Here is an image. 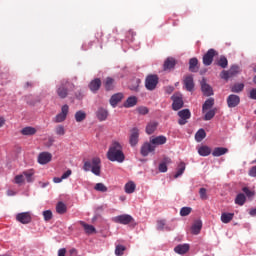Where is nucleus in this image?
I'll return each mask as SVG.
<instances>
[{"instance_id": "obj_1", "label": "nucleus", "mask_w": 256, "mask_h": 256, "mask_svg": "<svg viewBox=\"0 0 256 256\" xmlns=\"http://www.w3.org/2000/svg\"><path fill=\"white\" fill-rule=\"evenodd\" d=\"M107 159L109 161L117 163H123L125 161V154H123V147L119 142H113L107 152Z\"/></svg>"}, {"instance_id": "obj_2", "label": "nucleus", "mask_w": 256, "mask_h": 256, "mask_svg": "<svg viewBox=\"0 0 256 256\" xmlns=\"http://www.w3.org/2000/svg\"><path fill=\"white\" fill-rule=\"evenodd\" d=\"M75 89V84L71 83L67 79L60 81V84L56 86V95L59 99H67L69 97V91Z\"/></svg>"}, {"instance_id": "obj_3", "label": "nucleus", "mask_w": 256, "mask_h": 256, "mask_svg": "<svg viewBox=\"0 0 256 256\" xmlns=\"http://www.w3.org/2000/svg\"><path fill=\"white\" fill-rule=\"evenodd\" d=\"M83 170L86 172L91 171V173L99 177L101 175V158L94 157L91 161H85Z\"/></svg>"}, {"instance_id": "obj_4", "label": "nucleus", "mask_w": 256, "mask_h": 256, "mask_svg": "<svg viewBox=\"0 0 256 256\" xmlns=\"http://www.w3.org/2000/svg\"><path fill=\"white\" fill-rule=\"evenodd\" d=\"M241 73V69L237 65H232L229 70H223L220 73L221 79H224L225 81H229V79L236 77V75H239Z\"/></svg>"}, {"instance_id": "obj_5", "label": "nucleus", "mask_w": 256, "mask_h": 256, "mask_svg": "<svg viewBox=\"0 0 256 256\" xmlns=\"http://www.w3.org/2000/svg\"><path fill=\"white\" fill-rule=\"evenodd\" d=\"M159 84V76L155 74H150L145 79V87L148 91H155L157 85Z\"/></svg>"}, {"instance_id": "obj_6", "label": "nucleus", "mask_w": 256, "mask_h": 256, "mask_svg": "<svg viewBox=\"0 0 256 256\" xmlns=\"http://www.w3.org/2000/svg\"><path fill=\"white\" fill-rule=\"evenodd\" d=\"M112 221L114 223H119L120 225H129V223H135V219L133 218V216L129 214H122V215L115 216L112 219Z\"/></svg>"}, {"instance_id": "obj_7", "label": "nucleus", "mask_w": 256, "mask_h": 256, "mask_svg": "<svg viewBox=\"0 0 256 256\" xmlns=\"http://www.w3.org/2000/svg\"><path fill=\"white\" fill-rule=\"evenodd\" d=\"M172 103V109L173 111H179V109H182L184 102H183V94L181 93H175L173 96H171Z\"/></svg>"}, {"instance_id": "obj_8", "label": "nucleus", "mask_w": 256, "mask_h": 256, "mask_svg": "<svg viewBox=\"0 0 256 256\" xmlns=\"http://www.w3.org/2000/svg\"><path fill=\"white\" fill-rule=\"evenodd\" d=\"M67 115H69V105L65 104L62 106L61 112L55 116L54 123H63L67 119Z\"/></svg>"}, {"instance_id": "obj_9", "label": "nucleus", "mask_w": 256, "mask_h": 256, "mask_svg": "<svg viewBox=\"0 0 256 256\" xmlns=\"http://www.w3.org/2000/svg\"><path fill=\"white\" fill-rule=\"evenodd\" d=\"M215 55H218L215 49H209L203 56V65H205V67H209V65L213 63Z\"/></svg>"}, {"instance_id": "obj_10", "label": "nucleus", "mask_w": 256, "mask_h": 256, "mask_svg": "<svg viewBox=\"0 0 256 256\" xmlns=\"http://www.w3.org/2000/svg\"><path fill=\"white\" fill-rule=\"evenodd\" d=\"M178 120L179 125H187V119H191V111L189 109H183L178 112Z\"/></svg>"}, {"instance_id": "obj_11", "label": "nucleus", "mask_w": 256, "mask_h": 256, "mask_svg": "<svg viewBox=\"0 0 256 256\" xmlns=\"http://www.w3.org/2000/svg\"><path fill=\"white\" fill-rule=\"evenodd\" d=\"M183 85H184V89H186V91H189L191 93L193 89H195V82L193 80V75L185 76L183 79Z\"/></svg>"}, {"instance_id": "obj_12", "label": "nucleus", "mask_w": 256, "mask_h": 256, "mask_svg": "<svg viewBox=\"0 0 256 256\" xmlns=\"http://www.w3.org/2000/svg\"><path fill=\"white\" fill-rule=\"evenodd\" d=\"M129 143H130L131 147H135L137 145V143H139V129L138 128H132L130 130Z\"/></svg>"}, {"instance_id": "obj_13", "label": "nucleus", "mask_w": 256, "mask_h": 256, "mask_svg": "<svg viewBox=\"0 0 256 256\" xmlns=\"http://www.w3.org/2000/svg\"><path fill=\"white\" fill-rule=\"evenodd\" d=\"M154 152H155V146H153L151 142L144 143L140 150L142 157H147L149 153H154Z\"/></svg>"}, {"instance_id": "obj_14", "label": "nucleus", "mask_w": 256, "mask_h": 256, "mask_svg": "<svg viewBox=\"0 0 256 256\" xmlns=\"http://www.w3.org/2000/svg\"><path fill=\"white\" fill-rule=\"evenodd\" d=\"M241 103V98L235 94H230L227 98V105L230 109L237 107Z\"/></svg>"}, {"instance_id": "obj_15", "label": "nucleus", "mask_w": 256, "mask_h": 256, "mask_svg": "<svg viewBox=\"0 0 256 256\" xmlns=\"http://www.w3.org/2000/svg\"><path fill=\"white\" fill-rule=\"evenodd\" d=\"M51 159H53V155L49 152H41L38 155V163L40 165H47V163H50Z\"/></svg>"}, {"instance_id": "obj_16", "label": "nucleus", "mask_w": 256, "mask_h": 256, "mask_svg": "<svg viewBox=\"0 0 256 256\" xmlns=\"http://www.w3.org/2000/svg\"><path fill=\"white\" fill-rule=\"evenodd\" d=\"M16 220L23 225H27L31 221V214L29 212L19 213L16 215Z\"/></svg>"}, {"instance_id": "obj_17", "label": "nucleus", "mask_w": 256, "mask_h": 256, "mask_svg": "<svg viewBox=\"0 0 256 256\" xmlns=\"http://www.w3.org/2000/svg\"><path fill=\"white\" fill-rule=\"evenodd\" d=\"M150 143L157 148L159 145H165L167 143V137L160 135L150 139Z\"/></svg>"}, {"instance_id": "obj_18", "label": "nucleus", "mask_w": 256, "mask_h": 256, "mask_svg": "<svg viewBox=\"0 0 256 256\" xmlns=\"http://www.w3.org/2000/svg\"><path fill=\"white\" fill-rule=\"evenodd\" d=\"M88 87L92 93H97L101 89V79L95 78L89 83Z\"/></svg>"}, {"instance_id": "obj_19", "label": "nucleus", "mask_w": 256, "mask_h": 256, "mask_svg": "<svg viewBox=\"0 0 256 256\" xmlns=\"http://www.w3.org/2000/svg\"><path fill=\"white\" fill-rule=\"evenodd\" d=\"M96 117L98 121H107V117H109V112L105 108H98L96 111Z\"/></svg>"}, {"instance_id": "obj_20", "label": "nucleus", "mask_w": 256, "mask_h": 256, "mask_svg": "<svg viewBox=\"0 0 256 256\" xmlns=\"http://www.w3.org/2000/svg\"><path fill=\"white\" fill-rule=\"evenodd\" d=\"M201 89L206 97H211V95H213V88H211V86L205 82V79H203L201 82Z\"/></svg>"}, {"instance_id": "obj_21", "label": "nucleus", "mask_w": 256, "mask_h": 256, "mask_svg": "<svg viewBox=\"0 0 256 256\" xmlns=\"http://www.w3.org/2000/svg\"><path fill=\"white\" fill-rule=\"evenodd\" d=\"M201 229H203V222H201V220H196L191 227L192 235H199Z\"/></svg>"}, {"instance_id": "obj_22", "label": "nucleus", "mask_w": 256, "mask_h": 256, "mask_svg": "<svg viewBox=\"0 0 256 256\" xmlns=\"http://www.w3.org/2000/svg\"><path fill=\"white\" fill-rule=\"evenodd\" d=\"M175 65H177V61H175V58H167L164 62V71H171V69H175Z\"/></svg>"}, {"instance_id": "obj_23", "label": "nucleus", "mask_w": 256, "mask_h": 256, "mask_svg": "<svg viewBox=\"0 0 256 256\" xmlns=\"http://www.w3.org/2000/svg\"><path fill=\"white\" fill-rule=\"evenodd\" d=\"M80 225L83 227L86 235H93V233H97V229H95V226L91 224L80 221Z\"/></svg>"}, {"instance_id": "obj_24", "label": "nucleus", "mask_w": 256, "mask_h": 256, "mask_svg": "<svg viewBox=\"0 0 256 256\" xmlns=\"http://www.w3.org/2000/svg\"><path fill=\"white\" fill-rule=\"evenodd\" d=\"M189 71L191 73H197L199 71V60L197 58H191L189 60Z\"/></svg>"}, {"instance_id": "obj_25", "label": "nucleus", "mask_w": 256, "mask_h": 256, "mask_svg": "<svg viewBox=\"0 0 256 256\" xmlns=\"http://www.w3.org/2000/svg\"><path fill=\"white\" fill-rule=\"evenodd\" d=\"M174 251L178 255H185L189 251V244H179L174 248Z\"/></svg>"}, {"instance_id": "obj_26", "label": "nucleus", "mask_w": 256, "mask_h": 256, "mask_svg": "<svg viewBox=\"0 0 256 256\" xmlns=\"http://www.w3.org/2000/svg\"><path fill=\"white\" fill-rule=\"evenodd\" d=\"M122 99H123V93L114 94L110 98V105L112 107H117V104L120 103V101H122Z\"/></svg>"}, {"instance_id": "obj_27", "label": "nucleus", "mask_w": 256, "mask_h": 256, "mask_svg": "<svg viewBox=\"0 0 256 256\" xmlns=\"http://www.w3.org/2000/svg\"><path fill=\"white\" fill-rule=\"evenodd\" d=\"M104 88L107 91H113V89H115V79L111 78V77H107L104 80Z\"/></svg>"}, {"instance_id": "obj_28", "label": "nucleus", "mask_w": 256, "mask_h": 256, "mask_svg": "<svg viewBox=\"0 0 256 256\" xmlns=\"http://www.w3.org/2000/svg\"><path fill=\"white\" fill-rule=\"evenodd\" d=\"M135 189H137V185H135V182L129 181L124 186V191L128 195H131V193H135Z\"/></svg>"}, {"instance_id": "obj_29", "label": "nucleus", "mask_w": 256, "mask_h": 256, "mask_svg": "<svg viewBox=\"0 0 256 256\" xmlns=\"http://www.w3.org/2000/svg\"><path fill=\"white\" fill-rule=\"evenodd\" d=\"M235 217V213H227V212H223L221 214V221L222 223H231V221H233V218Z\"/></svg>"}, {"instance_id": "obj_30", "label": "nucleus", "mask_w": 256, "mask_h": 256, "mask_svg": "<svg viewBox=\"0 0 256 256\" xmlns=\"http://www.w3.org/2000/svg\"><path fill=\"white\" fill-rule=\"evenodd\" d=\"M135 105H137V97H135V96L128 97L127 100L124 102V107L126 109L135 107Z\"/></svg>"}, {"instance_id": "obj_31", "label": "nucleus", "mask_w": 256, "mask_h": 256, "mask_svg": "<svg viewBox=\"0 0 256 256\" xmlns=\"http://www.w3.org/2000/svg\"><path fill=\"white\" fill-rule=\"evenodd\" d=\"M226 153H229V149L223 147H216L214 148L212 155L213 157H221V155H225Z\"/></svg>"}, {"instance_id": "obj_32", "label": "nucleus", "mask_w": 256, "mask_h": 256, "mask_svg": "<svg viewBox=\"0 0 256 256\" xmlns=\"http://www.w3.org/2000/svg\"><path fill=\"white\" fill-rule=\"evenodd\" d=\"M20 133H21V135L31 136V135H35V133H37V129H35L34 127H31V126H27V127H24Z\"/></svg>"}, {"instance_id": "obj_33", "label": "nucleus", "mask_w": 256, "mask_h": 256, "mask_svg": "<svg viewBox=\"0 0 256 256\" xmlns=\"http://www.w3.org/2000/svg\"><path fill=\"white\" fill-rule=\"evenodd\" d=\"M213 105H215V99H207L202 106V112L205 113V111H209V109H211Z\"/></svg>"}, {"instance_id": "obj_34", "label": "nucleus", "mask_w": 256, "mask_h": 256, "mask_svg": "<svg viewBox=\"0 0 256 256\" xmlns=\"http://www.w3.org/2000/svg\"><path fill=\"white\" fill-rule=\"evenodd\" d=\"M198 153L201 157H209L211 155V148L209 146H201L198 149Z\"/></svg>"}, {"instance_id": "obj_35", "label": "nucleus", "mask_w": 256, "mask_h": 256, "mask_svg": "<svg viewBox=\"0 0 256 256\" xmlns=\"http://www.w3.org/2000/svg\"><path fill=\"white\" fill-rule=\"evenodd\" d=\"M56 212L59 215H65V213H67V205L63 202H58L56 205Z\"/></svg>"}, {"instance_id": "obj_36", "label": "nucleus", "mask_w": 256, "mask_h": 256, "mask_svg": "<svg viewBox=\"0 0 256 256\" xmlns=\"http://www.w3.org/2000/svg\"><path fill=\"white\" fill-rule=\"evenodd\" d=\"M207 137V133L203 128L199 129L197 133L195 134V139L198 143H201Z\"/></svg>"}, {"instance_id": "obj_37", "label": "nucleus", "mask_w": 256, "mask_h": 256, "mask_svg": "<svg viewBox=\"0 0 256 256\" xmlns=\"http://www.w3.org/2000/svg\"><path fill=\"white\" fill-rule=\"evenodd\" d=\"M24 179H26L27 183H33L34 179L33 176L35 175V171L33 170H26L23 172Z\"/></svg>"}, {"instance_id": "obj_38", "label": "nucleus", "mask_w": 256, "mask_h": 256, "mask_svg": "<svg viewBox=\"0 0 256 256\" xmlns=\"http://www.w3.org/2000/svg\"><path fill=\"white\" fill-rule=\"evenodd\" d=\"M232 93H241L243 89H245V84L243 83H236L230 87Z\"/></svg>"}, {"instance_id": "obj_39", "label": "nucleus", "mask_w": 256, "mask_h": 256, "mask_svg": "<svg viewBox=\"0 0 256 256\" xmlns=\"http://www.w3.org/2000/svg\"><path fill=\"white\" fill-rule=\"evenodd\" d=\"M85 119H87V114L85 112L80 110L75 113V120L77 123H82Z\"/></svg>"}, {"instance_id": "obj_40", "label": "nucleus", "mask_w": 256, "mask_h": 256, "mask_svg": "<svg viewBox=\"0 0 256 256\" xmlns=\"http://www.w3.org/2000/svg\"><path fill=\"white\" fill-rule=\"evenodd\" d=\"M157 122H151L146 126V133L148 135H153L155 131L157 130Z\"/></svg>"}, {"instance_id": "obj_41", "label": "nucleus", "mask_w": 256, "mask_h": 256, "mask_svg": "<svg viewBox=\"0 0 256 256\" xmlns=\"http://www.w3.org/2000/svg\"><path fill=\"white\" fill-rule=\"evenodd\" d=\"M245 201H247V198L245 197V194L240 193L236 196V199H235L236 205L243 206V205H245Z\"/></svg>"}, {"instance_id": "obj_42", "label": "nucleus", "mask_w": 256, "mask_h": 256, "mask_svg": "<svg viewBox=\"0 0 256 256\" xmlns=\"http://www.w3.org/2000/svg\"><path fill=\"white\" fill-rule=\"evenodd\" d=\"M217 65L222 69H227V66L229 65V61L227 60V57L221 56L217 62Z\"/></svg>"}, {"instance_id": "obj_43", "label": "nucleus", "mask_w": 256, "mask_h": 256, "mask_svg": "<svg viewBox=\"0 0 256 256\" xmlns=\"http://www.w3.org/2000/svg\"><path fill=\"white\" fill-rule=\"evenodd\" d=\"M185 173V163L184 162H180L177 168V172L174 175V178L177 179L178 177H181V175Z\"/></svg>"}, {"instance_id": "obj_44", "label": "nucleus", "mask_w": 256, "mask_h": 256, "mask_svg": "<svg viewBox=\"0 0 256 256\" xmlns=\"http://www.w3.org/2000/svg\"><path fill=\"white\" fill-rule=\"evenodd\" d=\"M217 113V108L209 110L205 116H204V121H211L213 117H215V114Z\"/></svg>"}, {"instance_id": "obj_45", "label": "nucleus", "mask_w": 256, "mask_h": 256, "mask_svg": "<svg viewBox=\"0 0 256 256\" xmlns=\"http://www.w3.org/2000/svg\"><path fill=\"white\" fill-rule=\"evenodd\" d=\"M95 191H99L100 193H107L108 188L103 183H97L94 187Z\"/></svg>"}, {"instance_id": "obj_46", "label": "nucleus", "mask_w": 256, "mask_h": 256, "mask_svg": "<svg viewBox=\"0 0 256 256\" xmlns=\"http://www.w3.org/2000/svg\"><path fill=\"white\" fill-rule=\"evenodd\" d=\"M14 183H16V185H23V183H25V176H24L23 172H22V174L15 176Z\"/></svg>"}, {"instance_id": "obj_47", "label": "nucleus", "mask_w": 256, "mask_h": 256, "mask_svg": "<svg viewBox=\"0 0 256 256\" xmlns=\"http://www.w3.org/2000/svg\"><path fill=\"white\" fill-rule=\"evenodd\" d=\"M165 161L166 162H162L159 164L158 169H159L160 173H167V163H169V161H171V159L166 158Z\"/></svg>"}, {"instance_id": "obj_48", "label": "nucleus", "mask_w": 256, "mask_h": 256, "mask_svg": "<svg viewBox=\"0 0 256 256\" xmlns=\"http://www.w3.org/2000/svg\"><path fill=\"white\" fill-rule=\"evenodd\" d=\"M127 248L123 245H117L116 248H115V255L116 256H122L123 253H125V250Z\"/></svg>"}, {"instance_id": "obj_49", "label": "nucleus", "mask_w": 256, "mask_h": 256, "mask_svg": "<svg viewBox=\"0 0 256 256\" xmlns=\"http://www.w3.org/2000/svg\"><path fill=\"white\" fill-rule=\"evenodd\" d=\"M192 211L191 207H182L180 210L181 217H187V215H190Z\"/></svg>"}, {"instance_id": "obj_50", "label": "nucleus", "mask_w": 256, "mask_h": 256, "mask_svg": "<svg viewBox=\"0 0 256 256\" xmlns=\"http://www.w3.org/2000/svg\"><path fill=\"white\" fill-rule=\"evenodd\" d=\"M56 135L63 136L65 135V127L63 125H58L55 128Z\"/></svg>"}, {"instance_id": "obj_51", "label": "nucleus", "mask_w": 256, "mask_h": 256, "mask_svg": "<svg viewBox=\"0 0 256 256\" xmlns=\"http://www.w3.org/2000/svg\"><path fill=\"white\" fill-rule=\"evenodd\" d=\"M135 35H137L133 30H130L126 34L127 41H130V43H133L135 41Z\"/></svg>"}, {"instance_id": "obj_52", "label": "nucleus", "mask_w": 256, "mask_h": 256, "mask_svg": "<svg viewBox=\"0 0 256 256\" xmlns=\"http://www.w3.org/2000/svg\"><path fill=\"white\" fill-rule=\"evenodd\" d=\"M43 217L44 220L51 221V219H53V212H51V210H46L43 212Z\"/></svg>"}, {"instance_id": "obj_53", "label": "nucleus", "mask_w": 256, "mask_h": 256, "mask_svg": "<svg viewBox=\"0 0 256 256\" xmlns=\"http://www.w3.org/2000/svg\"><path fill=\"white\" fill-rule=\"evenodd\" d=\"M137 112L139 113V115H147V113H149V108L145 106H140L137 108Z\"/></svg>"}, {"instance_id": "obj_54", "label": "nucleus", "mask_w": 256, "mask_h": 256, "mask_svg": "<svg viewBox=\"0 0 256 256\" xmlns=\"http://www.w3.org/2000/svg\"><path fill=\"white\" fill-rule=\"evenodd\" d=\"M199 195H200V199H202V201H206V199H208V197H207V189L200 188Z\"/></svg>"}, {"instance_id": "obj_55", "label": "nucleus", "mask_w": 256, "mask_h": 256, "mask_svg": "<svg viewBox=\"0 0 256 256\" xmlns=\"http://www.w3.org/2000/svg\"><path fill=\"white\" fill-rule=\"evenodd\" d=\"M158 231H163L165 229V220H159L157 222Z\"/></svg>"}, {"instance_id": "obj_56", "label": "nucleus", "mask_w": 256, "mask_h": 256, "mask_svg": "<svg viewBox=\"0 0 256 256\" xmlns=\"http://www.w3.org/2000/svg\"><path fill=\"white\" fill-rule=\"evenodd\" d=\"M242 191L243 193H245L246 197H253V195H255V193L249 190L247 187H244Z\"/></svg>"}, {"instance_id": "obj_57", "label": "nucleus", "mask_w": 256, "mask_h": 256, "mask_svg": "<svg viewBox=\"0 0 256 256\" xmlns=\"http://www.w3.org/2000/svg\"><path fill=\"white\" fill-rule=\"evenodd\" d=\"M139 80L134 81V85H130L131 91H139Z\"/></svg>"}, {"instance_id": "obj_58", "label": "nucleus", "mask_w": 256, "mask_h": 256, "mask_svg": "<svg viewBox=\"0 0 256 256\" xmlns=\"http://www.w3.org/2000/svg\"><path fill=\"white\" fill-rule=\"evenodd\" d=\"M250 177H256V166H252L248 172Z\"/></svg>"}, {"instance_id": "obj_59", "label": "nucleus", "mask_w": 256, "mask_h": 256, "mask_svg": "<svg viewBox=\"0 0 256 256\" xmlns=\"http://www.w3.org/2000/svg\"><path fill=\"white\" fill-rule=\"evenodd\" d=\"M73 172L71 171V170H67L64 174H62V179L64 180V179H69V177H71V174H72Z\"/></svg>"}, {"instance_id": "obj_60", "label": "nucleus", "mask_w": 256, "mask_h": 256, "mask_svg": "<svg viewBox=\"0 0 256 256\" xmlns=\"http://www.w3.org/2000/svg\"><path fill=\"white\" fill-rule=\"evenodd\" d=\"M250 99L256 100V88H253L249 94Z\"/></svg>"}, {"instance_id": "obj_61", "label": "nucleus", "mask_w": 256, "mask_h": 256, "mask_svg": "<svg viewBox=\"0 0 256 256\" xmlns=\"http://www.w3.org/2000/svg\"><path fill=\"white\" fill-rule=\"evenodd\" d=\"M65 253H67V250L65 248H62L58 251V256H65Z\"/></svg>"}, {"instance_id": "obj_62", "label": "nucleus", "mask_w": 256, "mask_h": 256, "mask_svg": "<svg viewBox=\"0 0 256 256\" xmlns=\"http://www.w3.org/2000/svg\"><path fill=\"white\" fill-rule=\"evenodd\" d=\"M31 87H33V83H32V82H26V83L24 84V89H29V88H31Z\"/></svg>"}, {"instance_id": "obj_63", "label": "nucleus", "mask_w": 256, "mask_h": 256, "mask_svg": "<svg viewBox=\"0 0 256 256\" xmlns=\"http://www.w3.org/2000/svg\"><path fill=\"white\" fill-rule=\"evenodd\" d=\"M249 215H251V217H256V208L251 209Z\"/></svg>"}, {"instance_id": "obj_64", "label": "nucleus", "mask_w": 256, "mask_h": 256, "mask_svg": "<svg viewBox=\"0 0 256 256\" xmlns=\"http://www.w3.org/2000/svg\"><path fill=\"white\" fill-rule=\"evenodd\" d=\"M53 181H54V183H61V181H63V178H62V176L60 178L59 177H54Z\"/></svg>"}]
</instances>
